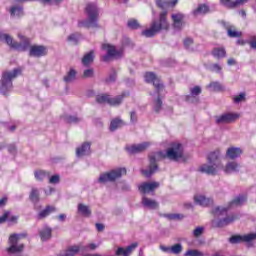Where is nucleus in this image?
<instances>
[{
    "label": "nucleus",
    "mask_w": 256,
    "mask_h": 256,
    "mask_svg": "<svg viewBox=\"0 0 256 256\" xmlns=\"http://www.w3.org/2000/svg\"><path fill=\"white\" fill-rule=\"evenodd\" d=\"M183 144L174 143L169 147L166 152L160 151L156 155L149 156L148 169L142 170V174L145 177H151L154 173H157L159 166L157 165V159H169L170 161H179L183 159Z\"/></svg>",
    "instance_id": "obj_1"
},
{
    "label": "nucleus",
    "mask_w": 256,
    "mask_h": 256,
    "mask_svg": "<svg viewBox=\"0 0 256 256\" xmlns=\"http://www.w3.org/2000/svg\"><path fill=\"white\" fill-rule=\"evenodd\" d=\"M169 22L167 21V11H163L159 15L158 20H153L149 29L142 31L144 37H155L161 31H168Z\"/></svg>",
    "instance_id": "obj_2"
},
{
    "label": "nucleus",
    "mask_w": 256,
    "mask_h": 256,
    "mask_svg": "<svg viewBox=\"0 0 256 256\" xmlns=\"http://www.w3.org/2000/svg\"><path fill=\"white\" fill-rule=\"evenodd\" d=\"M21 75L20 68H14L13 70H6L2 72L0 93L2 95H7V93L13 91V81Z\"/></svg>",
    "instance_id": "obj_3"
},
{
    "label": "nucleus",
    "mask_w": 256,
    "mask_h": 256,
    "mask_svg": "<svg viewBox=\"0 0 256 256\" xmlns=\"http://www.w3.org/2000/svg\"><path fill=\"white\" fill-rule=\"evenodd\" d=\"M86 13H87V20L82 21L78 23L79 27H85L86 29H90L92 27L93 29H99V7H97V4L90 3L86 6Z\"/></svg>",
    "instance_id": "obj_4"
},
{
    "label": "nucleus",
    "mask_w": 256,
    "mask_h": 256,
    "mask_svg": "<svg viewBox=\"0 0 256 256\" xmlns=\"http://www.w3.org/2000/svg\"><path fill=\"white\" fill-rule=\"evenodd\" d=\"M20 42H16L13 40V37L9 34H5L0 32V41H5V43L11 48L15 49L16 51H27L29 50V38H25V36L18 35Z\"/></svg>",
    "instance_id": "obj_5"
},
{
    "label": "nucleus",
    "mask_w": 256,
    "mask_h": 256,
    "mask_svg": "<svg viewBox=\"0 0 256 256\" xmlns=\"http://www.w3.org/2000/svg\"><path fill=\"white\" fill-rule=\"evenodd\" d=\"M123 175H127V169L116 168L109 172L100 174L98 183H115V181H117V179H121Z\"/></svg>",
    "instance_id": "obj_6"
},
{
    "label": "nucleus",
    "mask_w": 256,
    "mask_h": 256,
    "mask_svg": "<svg viewBox=\"0 0 256 256\" xmlns=\"http://www.w3.org/2000/svg\"><path fill=\"white\" fill-rule=\"evenodd\" d=\"M27 234H11L8 238V243L10 247L7 248L8 253H22L23 249H25V244H18L20 239H25Z\"/></svg>",
    "instance_id": "obj_7"
},
{
    "label": "nucleus",
    "mask_w": 256,
    "mask_h": 256,
    "mask_svg": "<svg viewBox=\"0 0 256 256\" xmlns=\"http://www.w3.org/2000/svg\"><path fill=\"white\" fill-rule=\"evenodd\" d=\"M247 201V197L243 195H239L234 198L230 203L228 208L225 207H216L212 210L214 217H221L223 215H227V211H229V207H239L243 205Z\"/></svg>",
    "instance_id": "obj_8"
},
{
    "label": "nucleus",
    "mask_w": 256,
    "mask_h": 256,
    "mask_svg": "<svg viewBox=\"0 0 256 256\" xmlns=\"http://www.w3.org/2000/svg\"><path fill=\"white\" fill-rule=\"evenodd\" d=\"M256 240V233H250L246 235H232L228 241L231 245H239V243H251Z\"/></svg>",
    "instance_id": "obj_9"
},
{
    "label": "nucleus",
    "mask_w": 256,
    "mask_h": 256,
    "mask_svg": "<svg viewBox=\"0 0 256 256\" xmlns=\"http://www.w3.org/2000/svg\"><path fill=\"white\" fill-rule=\"evenodd\" d=\"M239 119V114L237 113H224L220 116H216L217 125H227L229 123H234Z\"/></svg>",
    "instance_id": "obj_10"
},
{
    "label": "nucleus",
    "mask_w": 256,
    "mask_h": 256,
    "mask_svg": "<svg viewBox=\"0 0 256 256\" xmlns=\"http://www.w3.org/2000/svg\"><path fill=\"white\" fill-rule=\"evenodd\" d=\"M145 81L146 83H153L157 93H161V91H163V89L165 88L163 86V83H161V80H159V78H157V76L153 72H147L145 74Z\"/></svg>",
    "instance_id": "obj_11"
},
{
    "label": "nucleus",
    "mask_w": 256,
    "mask_h": 256,
    "mask_svg": "<svg viewBox=\"0 0 256 256\" xmlns=\"http://www.w3.org/2000/svg\"><path fill=\"white\" fill-rule=\"evenodd\" d=\"M149 147H151L150 142H143L141 144H134L132 146H127L126 151H128L130 155H137V153H143L147 151Z\"/></svg>",
    "instance_id": "obj_12"
},
{
    "label": "nucleus",
    "mask_w": 256,
    "mask_h": 256,
    "mask_svg": "<svg viewBox=\"0 0 256 256\" xmlns=\"http://www.w3.org/2000/svg\"><path fill=\"white\" fill-rule=\"evenodd\" d=\"M29 56L30 57H45L47 55V47L44 45H29Z\"/></svg>",
    "instance_id": "obj_13"
},
{
    "label": "nucleus",
    "mask_w": 256,
    "mask_h": 256,
    "mask_svg": "<svg viewBox=\"0 0 256 256\" xmlns=\"http://www.w3.org/2000/svg\"><path fill=\"white\" fill-rule=\"evenodd\" d=\"M159 182H144L138 186V191L140 193H151L155 191V189H159Z\"/></svg>",
    "instance_id": "obj_14"
},
{
    "label": "nucleus",
    "mask_w": 256,
    "mask_h": 256,
    "mask_svg": "<svg viewBox=\"0 0 256 256\" xmlns=\"http://www.w3.org/2000/svg\"><path fill=\"white\" fill-rule=\"evenodd\" d=\"M29 200L33 203L35 211H39V206H37V203L41 201V192H39V188L33 187L31 189Z\"/></svg>",
    "instance_id": "obj_15"
},
{
    "label": "nucleus",
    "mask_w": 256,
    "mask_h": 256,
    "mask_svg": "<svg viewBox=\"0 0 256 256\" xmlns=\"http://www.w3.org/2000/svg\"><path fill=\"white\" fill-rule=\"evenodd\" d=\"M137 247H139V244L137 242L132 243L127 248L119 247L116 250L115 255L116 256H129L133 253V251H135V249H137Z\"/></svg>",
    "instance_id": "obj_16"
},
{
    "label": "nucleus",
    "mask_w": 256,
    "mask_h": 256,
    "mask_svg": "<svg viewBox=\"0 0 256 256\" xmlns=\"http://www.w3.org/2000/svg\"><path fill=\"white\" fill-rule=\"evenodd\" d=\"M102 49L107 51V54L102 57V60L105 63H109V61H111V57H117V50H115V47L109 44H103Z\"/></svg>",
    "instance_id": "obj_17"
},
{
    "label": "nucleus",
    "mask_w": 256,
    "mask_h": 256,
    "mask_svg": "<svg viewBox=\"0 0 256 256\" xmlns=\"http://www.w3.org/2000/svg\"><path fill=\"white\" fill-rule=\"evenodd\" d=\"M235 221V216H226L225 218L214 220L212 222L213 227L223 228L227 227V225H231Z\"/></svg>",
    "instance_id": "obj_18"
},
{
    "label": "nucleus",
    "mask_w": 256,
    "mask_h": 256,
    "mask_svg": "<svg viewBox=\"0 0 256 256\" xmlns=\"http://www.w3.org/2000/svg\"><path fill=\"white\" fill-rule=\"evenodd\" d=\"M55 211H57V208L55 206L47 205L37 214L36 219L38 221H43V219H47V217H49L51 213H55Z\"/></svg>",
    "instance_id": "obj_19"
},
{
    "label": "nucleus",
    "mask_w": 256,
    "mask_h": 256,
    "mask_svg": "<svg viewBox=\"0 0 256 256\" xmlns=\"http://www.w3.org/2000/svg\"><path fill=\"white\" fill-rule=\"evenodd\" d=\"M207 162L214 165L215 167H219L221 164V152L219 150H215L214 152L208 154Z\"/></svg>",
    "instance_id": "obj_20"
},
{
    "label": "nucleus",
    "mask_w": 256,
    "mask_h": 256,
    "mask_svg": "<svg viewBox=\"0 0 256 256\" xmlns=\"http://www.w3.org/2000/svg\"><path fill=\"white\" fill-rule=\"evenodd\" d=\"M248 1L249 0H220V4L226 7V9H235L239 7V5H245Z\"/></svg>",
    "instance_id": "obj_21"
},
{
    "label": "nucleus",
    "mask_w": 256,
    "mask_h": 256,
    "mask_svg": "<svg viewBox=\"0 0 256 256\" xmlns=\"http://www.w3.org/2000/svg\"><path fill=\"white\" fill-rule=\"evenodd\" d=\"M217 168V166L208 162L202 164L198 170L200 173H206V175H217Z\"/></svg>",
    "instance_id": "obj_22"
},
{
    "label": "nucleus",
    "mask_w": 256,
    "mask_h": 256,
    "mask_svg": "<svg viewBox=\"0 0 256 256\" xmlns=\"http://www.w3.org/2000/svg\"><path fill=\"white\" fill-rule=\"evenodd\" d=\"M85 155H91V143L89 142H84L76 149L77 157H85Z\"/></svg>",
    "instance_id": "obj_23"
},
{
    "label": "nucleus",
    "mask_w": 256,
    "mask_h": 256,
    "mask_svg": "<svg viewBox=\"0 0 256 256\" xmlns=\"http://www.w3.org/2000/svg\"><path fill=\"white\" fill-rule=\"evenodd\" d=\"M39 237L41 241H49L53 237V228L49 226H44L39 230Z\"/></svg>",
    "instance_id": "obj_24"
},
{
    "label": "nucleus",
    "mask_w": 256,
    "mask_h": 256,
    "mask_svg": "<svg viewBox=\"0 0 256 256\" xmlns=\"http://www.w3.org/2000/svg\"><path fill=\"white\" fill-rule=\"evenodd\" d=\"M82 246L81 245H73L69 246L66 250L60 252L57 254V256H75L79 251H81Z\"/></svg>",
    "instance_id": "obj_25"
},
{
    "label": "nucleus",
    "mask_w": 256,
    "mask_h": 256,
    "mask_svg": "<svg viewBox=\"0 0 256 256\" xmlns=\"http://www.w3.org/2000/svg\"><path fill=\"white\" fill-rule=\"evenodd\" d=\"M241 155H243V150L239 147H230L226 151V157H228V159H238Z\"/></svg>",
    "instance_id": "obj_26"
},
{
    "label": "nucleus",
    "mask_w": 256,
    "mask_h": 256,
    "mask_svg": "<svg viewBox=\"0 0 256 256\" xmlns=\"http://www.w3.org/2000/svg\"><path fill=\"white\" fill-rule=\"evenodd\" d=\"M194 201L197 205H201V207H209V205H213V199L207 198L203 195L194 196Z\"/></svg>",
    "instance_id": "obj_27"
},
{
    "label": "nucleus",
    "mask_w": 256,
    "mask_h": 256,
    "mask_svg": "<svg viewBox=\"0 0 256 256\" xmlns=\"http://www.w3.org/2000/svg\"><path fill=\"white\" fill-rule=\"evenodd\" d=\"M142 205L143 207H147V209H159V203L157 201L147 198L145 196L142 198Z\"/></svg>",
    "instance_id": "obj_28"
},
{
    "label": "nucleus",
    "mask_w": 256,
    "mask_h": 256,
    "mask_svg": "<svg viewBox=\"0 0 256 256\" xmlns=\"http://www.w3.org/2000/svg\"><path fill=\"white\" fill-rule=\"evenodd\" d=\"M129 95V93H122L119 96H116L114 98H109L108 100V105H112L114 107H117L119 105H121V103H123V99H125V97H127Z\"/></svg>",
    "instance_id": "obj_29"
},
{
    "label": "nucleus",
    "mask_w": 256,
    "mask_h": 256,
    "mask_svg": "<svg viewBox=\"0 0 256 256\" xmlns=\"http://www.w3.org/2000/svg\"><path fill=\"white\" fill-rule=\"evenodd\" d=\"M95 60V50H91L90 52L86 53L82 58V64L84 67H89L91 63Z\"/></svg>",
    "instance_id": "obj_30"
},
{
    "label": "nucleus",
    "mask_w": 256,
    "mask_h": 256,
    "mask_svg": "<svg viewBox=\"0 0 256 256\" xmlns=\"http://www.w3.org/2000/svg\"><path fill=\"white\" fill-rule=\"evenodd\" d=\"M241 169V165L237 162H228L224 168L225 173H237Z\"/></svg>",
    "instance_id": "obj_31"
},
{
    "label": "nucleus",
    "mask_w": 256,
    "mask_h": 256,
    "mask_svg": "<svg viewBox=\"0 0 256 256\" xmlns=\"http://www.w3.org/2000/svg\"><path fill=\"white\" fill-rule=\"evenodd\" d=\"M121 127H125V122L120 118H115L110 122V131H117V129H121Z\"/></svg>",
    "instance_id": "obj_32"
},
{
    "label": "nucleus",
    "mask_w": 256,
    "mask_h": 256,
    "mask_svg": "<svg viewBox=\"0 0 256 256\" xmlns=\"http://www.w3.org/2000/svg\"><path fill=\"white\" fill-rule=\"evenodd\" d=\"M34 177L36 181H45V179L51 177V173L45 170H36L34 172Z\"/></svg>",
    "instance_id": "obj_33"
},
{
    "label": "nucleus",
    "mask_w": 256,
    "mask_h": 256,
    "mask_svg": "<svg viewBox=\"0 0 256 256\" xmlns=\"http://www.w3.org/2000/svg\"><path fill=\"white\" fill-rule=\"evenodd\" d=\"M75 79H77V71L72 68L64 76L63 81L65 83H73V81H75Z\"/></svg>",
    "instance_id": "obj_34"
},
{
    "label": "nucleus",
    "mask_w": 256,
    "mask_h": 256,
    "mask_svg": "<svg viewBox=\"0 0 256 256\" xmlns=\"http://www.w3.org/2000/svg\"><path fill=\"white\" fill-rule=\"evenodd\" d=\"M78 213L82 217H89L91 215V208L83 203L78 204Z\"/></svg>",
    "instance_id": "obj_35"
},
{
    "label": "nucleus",
    "mask_w": 256,
    "mask_h": 256,
    "mask_svg": "<svg viewBox=\"0 0 256 256\" xmlns=\"http://www.w3.org/2000/svg\"><path fill=\"white\" fill-rule=\"evenodd\" d=\"M209 13V6L207 4H200L198 7L193 11V15H206Z\"/></svg>",
    "instance_id": "obj_36"
},
{
    "label": "nucleus",
    "mask_w": 256,
    "mask_h": 256,
    "mask_svg": "<svg viewBox=\"0 0 256 256\" xmlns=\"http://www.w3.org/2000/svg\"><path fill=\"white\" fill-rule=\"evenodd\" d=\"M153 109L155 113H161V109H163V100H161V93H158L157 99L154 100Z\"/></svg>",
    "instance_id": "obj_37"
},
{
    "label": "nucleus",
    "mask_w": 256,
    "mask_h": 256,
    "mask_svg": "<svg viewBox=\"0 0 256 256\" xmlns=\"http://www.w3.org/2000/svg\"><path fill=\"white\" fill-rule=\"evenodd\" d=\"M213 57H216V59H223L227 55V52L225 51V48H214L212 51Z\"/></svg>",
    "instance_id": "obj_38"
},
{
    "label": "nucleus",
    "mask_w": 256,
    "mask_h": 256,
    "mask_svg": "<svg viewBox=\"0 0 256 256\" xmlns=\"http://www.w3.org/2000/svg\"><path fill=\"white\" fill-rule=\"evenodd\" d=\"M227 35H228V37H230L231 39H239V37H241V36L243 35V33L237 31V29L235 28V26H232V27L227 31Z\"/></svg>",
    "instance_id": "obj_39"
},
{
    "label": "nucleus",
    "mask_w": 256,
    "mask_h": 256,
    "mask_svg": "<svg viewBox=\"0 0 256 256\" xmlns=\"http://www.w3.org/2000/svg\"><path fill=\"white\" fill-rule=\"evenodd\" d=\"M184 101L190 105H197L200 101L199 96H193V94L185 95Z\"/></svg>",
    "instance_id": "obj_40"
},
{
    "label": "nucleus",
    "mask_w": 256,
    "mask_h": 256,
    "mask_svg": "<svg viewBox=\"0 0 256 256\" xmlns=\"http://www.w3.org/2000/svg\"><path fill=\"white\" fill-rule=\"evenodd\" d=\"M10 14L12 17H23V7L21 6H13L10 9Z\"/></svg>",
    "instance_id": "obj_41"
},
{
    "label": "nucleus",
    "mask_w": 256,
    "mask_h": 256,
    "mask_svg": "<svg viewBox=\"0 0 256 256\" xmlns=\"http://www.w3.org/2000/svg\"><path fill=\"white\" fill-rule=\"evenodd\" d=\"M207 89H210V91L219 92L223 91L224 88L223 85H221L218 81H214L208 84Z\"/></svg>",
    "instance_id": "obj_42"
},
{
    "label": "nucleus",
    "mask_w": 256,
    "mask_h": 256,
    "mask_svg": "<svg viewBox=\"0 0 256 256\" xmlns=\"http://www.w3.org/2000/svg\"><path fill=\"white\" fill-rule=\"evenodd\" d=\"M67 41H69V43H72V45H79V41H81V34H71L68 36Z\"/></svg>",
    "instance_id": "obj_43"
},
{
    "label": "nucleus",
    "mask_w": 256,
    "mask_h": 256,
    "mask_svg": "<svg viewBox=\"0 0 256 256\" xmlns=\"http://www.w3.org/2000/svg\"><path fill=\"white\" fill-rule=\"evenodd\" d=\"M233 101L236 104L243 103L247 101V93L241 92L240 94L233 97Z\"/></svg>",
    "instance_id": "obj_44"
},
{
    "label": "nucleus",
    "mask_w": 256,
    "mask_h": 256,
    "mask_svg": "<svg viewBox=\"0 0 256 256\" xmlns=\"http://www.w3.org/2000/svg\"><path fill=\"white\" fill-rule=\"evenodd\" d=\"M183 252V245L181 243L174 244L171 246V253L173 255H180Z\"/></svg>",
    "instance_id": "obj_45"
},
{
    "label": "nucleus",
    "mask_w": 256,
    "mask_h": 256,
    "mask_svg": "<svg viewBox=\"0 0 256 256\" xmlns=\"http://www.w3.org/2000/svg\"><path fill=\"white\" fill-rule=\"evenodd\" d=\"M106 83H115L117 81V70L111 69L109 77L105 79Z\"/></svg>",
    "instance_id": "obj_46"
},
{
    "label": "nucleus",
    "mask_w": 256,
    "mask_h": 256,
    "mask_svg": "<svg viewBox=\"0 0 256 256\" xmlns=\"http://www.w3.org/2000/svg\"><path fill=\"white\" fill-rule=\"evenodd\" d=\"M93 77H95V70L93 68L84 70L82 79H93Z\"/></svg>",
    "instance_id": "obj_47"
},
{
    "label": "nucleus",
    "mask_w": 256,
    "mask_h": 256,
    "mask_svg": "<svg viewBox=\"0 0 256 256\" xmlns=\"http://www.w3.org/2000/svg\"><path fill=\"white\" fill-rule=\"evenodd\" d=\"M193 38H186L184 39V47L185 49H187V51H195V49L193 48Z\"/></svg>",
    "instance_id": "obj_48"
},
{
    "label": "nucleus",
    "mask_w": 256,
    "mask_h": 256,
    "mask_svg": "<svg viewBox=\"0 0 256 256\" xmlns=\"http://www.w3.org/2000/svg\"><path fill=\"white\" fill-rule=\"evenodd\" d=\"M203 233H205V227L198 226L193 230V237H195L196 239H199V237H201Z\"/></svg>",
    "instance_id": "obj_49"
},
{
    "label": "nucleus",
    "mask_w": 256,
    "mask_h": 256,
    "mask_svg": "<svg viewBox=\"0 0 256 256\" xmlns=\"http://www.w3.org/2000/svg\"><path fill=\"white\" fill-rule=\"evenodd\" d=\"M164 216L167 219H170V221H181V219H184L185 217L183 214H165Z\"/></svg>",
    "instance_id": "obj_50"
},
{
    "label": "nucleus",
    "mask_w": 256,
    "mask_h": 256,
    "mask_svg": "<svg viewBox=\"0 0 256 256\" xmlns=\"http://www.w3.org/2000/svg\"><path fill=\"white\" fill-rule=\"evenodd\" d=\"M64 120L66 121V123H80V121H82L83 119L77 116L67 115L64 117Z\"/></svg>",
    "instance_id": "obj_51"
},
{
    "label": "nucleus",
    "mask_w": 256,
    "mask_h": 256,
    "mask_svg": "<svg viewBox=\"0 0 256 256\" xmlns=\"http://www.w3.org/2000/svg\"><path fill=\"white\" fill-rule=\"evenodd\" d=\"M127 25L129 29H139L141 27L139 21H137L136 19L129 20Z\"/></svg>",
    "instance_id": "obj_52"
},
{
    "label": "nucleus",
    "mask_w": 256,
    "mask_h": 256,
    "mask_svg": "<svg viewBox=\"0 0 256 256\" xmlns=\"http://www.w3.org/2000/svg\"><path fill=\"white\" fill-rule=\"evenodd\" d=\"M109 98H110L109 95L103 94L101 96L96 97V102L100 103V104H103V103H108L109 104Z\"/></svg>",
    "instance_id": "obj_53"
},
{
    "label": "nucleus",
    "mask_w": 256,
    "mask_h": 256,
    "mask_svg": "<svg viewBox=\"0 0 256 256\" xmlns=\"http://www.w3.org/2000/svg\"><path fill=\"white\" fill-rule=\"evenodd\" d=\"M185 256H205V254L199 250L192 249L185 253Z\"/></svg>",
    "instance_id": "obj_54"
},
{
    "label": "nucleus",
    "mask_w": 256,
    "mask_h": 256,
    "mask_svg": "<svg viewBox=\"0 0 256 256\" xmlns=\"http://www.w3.org/2000/svg\"><path fill=\"white\" fill-rule=\"evenodd\" d=\"M201 93H202V89L200 86H195L193 88H190V94L193 95L194 97H199Z\"/></svg>",
    "instance_id": "obj_55"
},
{
    "label": "nucleus",
    "mask_w": 256,
    "mask_h": 256,
    "mask_svg": "<svg viewBox=\"0 0 256 256\" xmlns=\"http://www.w3.org/2000/svg\"><path fill=\"white\" fill-rule=\"evenodd\" d=\"M209 70L212 71V73H221L223 68L219 64H212L210 65Z\"/></svg>",
    "instance_id": "obj_56"
},
{
    "label": "nucleus",
    "mask_w": 256,
    "mask_h": 256,
    "mask_svg": "<svg viewBox=\"0 0 256 256\" xmlns=\"http://www.w3.org/2000/svg\"><path fill=\"white\" fill-rule=\"evenodd\" d=\"M61 177L56 174V175H53L49 178V183H51L52 185H57V183H59Z\"/></svg>",
    "instance_id": "obj_57"
},
{
    "label": "nucleus",
    "mask_w": 256,
    "mask_h": 256,
    "mask_svg": "<svg viewBox=\"0 0 256 256\" xmlns=\"http://www.w3.org/2000/svg\"><path fill=\"white\" fill-rule=\"evenodd\" d=\"M173 29L176 31H181L183 29V21L180 22H173Z\"/></svg>",
    "instance_id": "obj_58"
},
{
    "label": "nucleus",
    "mask_w": 256,
    "mask_h": 256,
    "mask_svg": "<svg viewBox=\"0 0 256 256\" xmlns=\"http://www.w3.org/2000/svg\"><path fill=\"white\" fill-rule=\"evenodd\" d=\"M172 20H173V23L183 21V14H173Z\"/></svg>",
    "instance_id": "obj_59"
},
{
    "label": "nucleus",
    "mask_w": 256,
    "mask_h": 256,
    "mask_svg": "<svg viewBox=\"0 0 256 256\" xmlns=\"http://www.w3.org/2000/svg\"><path fill=\"white\" fill-rule=\"evenodd\" d=\"M9 215H11V212L5 211L4 214L0 217V224L5 223V221H7L9 218Z\"/></svg>",
    "instance_id": "obj_60"
},
{
    "label": "nucleus",
    "mask_w": 256,
    "mask_h": 256,
    "mask_svg": "<svg viewBox=\"0 0 256 256\" xmlns=\"http://www.w3.org/2000/svg\"><path fill=\"white\" fill-rule=\"evenodd\" d=\"M219 24L222 25V27H224L226 31L233 27V25H231L229 22H226L225 20L220 21Z\"/></svg>",
    "instance_id": "obj_61"
},
{
    "label": "nucleus",
    "mask_w": 256,
    "mask_h": 256,
    "mask_svg": "<svg viewBox=\"0 0 256 256\" xmlns=\"http://www.w3.org/2000/svg\"><path fill=\"white\" fill-rule=\"evenodd\" d=\"M8 152L14 155L15 153H17V146H15V144L8 145Z\"/></svg>",
    "instance_id": "obj_62"
},
{
    "label": "nucleus",
    "mask_w": 256,
    "mask_h": 256,
    "mask_svg": "<svg viewBox=\"0 0 256 256\" xmlns=\"http://www.w3.org/2000/svg\"><path fill=\"white\" fill-rule=\"evenodd\" d=\"M130 121L131 123H137V112L135 111L130 112Z\"/></svg>",
    "instance_id": "obj_63"
},
{
    "label": "nucleus",
    "mask_w": 256,
    "mask_h": 256,
    "mask_svg": "<svg viewBox=\"0 0 256 256\" xmlns=\"http://www.w3.org/2000/svg\"><path fill=\"white\" fill-rule=\"evenodd\" d=\"M160 249L163 251V253H171V246H165V245H160Z\"/></svg>",
    "instance_id": "obj_64"
}]
</instances>
